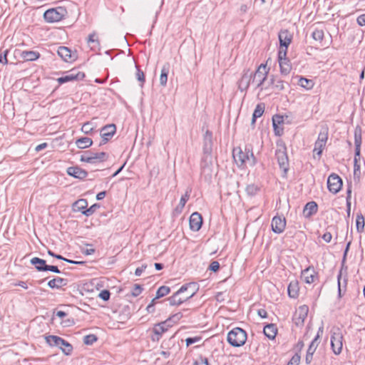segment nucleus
I'll return each instance as SVG.
<instances>
[{
    "mask_svg": "<svg viewBox=\"0 0 365 365\" xmlns=\"http://www.w3.org/2000/svg\"><path fill=\"white\" fill-rule=\"evenodd\" d=\"M300 361V356L295 354L292 356L287 365H298Z\"/></svg>",
    "mask_w": 365,
    "mask_h": 365,
    "instance_id": "nucleus-53",
    "label": "nucleus"
},
{
    "mask_svg": "<svg viewBox=\"0 0 365 365\" xmlns=\"http://www.w3.org/2000/svg\"><path fill=\"white\" fill-rule=\"evenodd\" d=\"M81 130L86 135L91 134L95 135L98 134L99 129H96L92 122H87L83 125Z\"/></svg>",
    "mask_w": 365,
    "mask_h": 365,
    "instance_id": "nucleus-26",
    "label": "nucleus"
},
{
    "mask_svg": "<svg viewBox=\"0 0 365 365\" xmlns=\"http://www.w3.org/2000/svg\"><path fill=\"white\" fill-rule=\"evenodd\" d=\"M97 340V337L93 334L87 335L84 337L83 342L86 344H92Z\"/></svg>",
    "mask_w": 365,
    "mask_h": 365,
    "instance_id": "nucleus-46",
    "label": "nucleus"
},
{
    "mask_svg": "<svg viewBox=\"0 0 365 365\" xmlns=\"http://www.w3.org/2000/svg\"><path fill=\"white\" fill-rule=\"evenodd\" d=\"M280 47L279 48L286 49L287 52V48L292 42V36L289 34L288 30H281L278 34Z\"/></svg>",
    "mask_w": 365,
    "mask_h": 365,
    "instance_id": "nucleus-15",
    "label": "nucleus"
},
{
    "mask_svg": "<svg viewBox=\"0 0 365 365\" xmlns=\"http://www.w3.org/2000/svg\"><path fill=\"white\" fill-rule=\"evenodd\" d=\"M38 271H51L55 273H60L59 269L56 266L53 265H47L44 266V267H38Z\"/></svg>",
    "mask_w": 365,
    "mask_h": 365,
    "instance_id": "nucleus-45",
    "label": "nucleus"
},
{
    "mask_svg": "<svg viewBox=\"0 0 365 365\" xmlns=\"http://www.w3.org/2000/svg\"><path fill=\"white\" fill-rule=\"evenodd\" d=\"M182 315L180 312L173 314L171 317L167 319L168 322L170 324L171 322H176L182 318Z\"/></svg>",
    "mask_w": 365,
    "mask_h": 365,
    "instance_id": "nucleus-50",
    "label": "nucleus"
},
{
    "mask_svg": "<svg viewBox=\"0 0 365 365\" xmlns=\"http://www.w3.org/2000/svg\"><path fill=\"white\" fill-rule=\"evenodd\" d=\"M246 191L250 195H255L258 191V187L255 185H249L246 187Z\"/></svg>",
    "mask_w": 365,
    "mask_h": 365,
    "instance_id": "nucleus-47",
    "label": "nucleus"
},
{
    "mask_svg": "<svg viewBox=\"0 0 365 365\" xmlns=\"http://www.w3.org/2000/svg\"><path fill=\"white\" fill-rule=\"evenodd\" d=\"M327 143V138H318L315 142L314 148L313 150L314 157L317 155L319 157L323 151V148L325 147Z\"/></svg>",
    "mask_w": 365,
    "mask_h": 365,
    "instance_id": "nucleus-25",
    "label": "nucleus"
},
{
    "mask_svg": "<svg viewBox=\"0 0 365 365\" xmlns=\"http://www.w3.org/2000/svg\"><path fill=\"white\" fill-rule=\"evenodd\" d=\"M146 268V265H142L140 267H138L135 269V274L136 276H140L144 269Z\"/></svg>",
    "mask_w": 365,
    "mask_h": 365,
    "instance_id": "nucleus-62",
    "label": "nucleus"
},
{
    "mask_svg": "<svg viewBox=\"0 0 365 365\" xmlns=\"http://www.w3.org/2000/svg\"><path fill=\"white\" fill-rule=\"evenodd\" d=\"M252 78V72L250 69L245 70L241 78L238 81V88L240 91H247Z\"/></svg>",
    "mask_w": 365,
    "mask_h": 365,
    "instance_id": "nucleus-13",
    "label": "nucleus"
},
{
    "mask_svg": "<svg viewBox=\"0 0 365 365\" xmlns=\"http://www.w3.org/2000/svg\"><path fill=\"white\" fill-rule=\"evenodd\" d=\"M227 340L228 343L232 346H242L246 342L247 333L242 329L235 327L228 332Z\"/></svg>",
    "mask_w": 365,
    "mask_h": 365,
    "instance_id": "nucleus-2",
    "label": "nucleus"
},
{
    "mask_svg": "<svg viewBox=\"0 0 365 365\" xmlns=\"http://www.w3.org/2000/svg\"><path fill=\"white\" fill-rule=\"evenodd\" d=\"M57 53L66 62H72L76 58V55L72 53L71 50L66 46L58 47Z\"/></svg>",
    "mask_w": 365,
    "mask_h": 365,
    "instance_id": "nucleus-16",
    "label": "nucleus"
},
{
    "mask_svg": "<svg viewBox=\"0 0 365 365\" xmlns=\"http://www.w3.org/2000/svg\"><path fill=\"white\" fill-rule=\"evenodd\" d=\"M67 173L76 178L83 179L86 177L87 173L78 167H70L67 170Z\"/></svg>",
    "mask_w": 365,
    "mask_h": 365,
    "instance_id": "nucleus-23",
    "label": "nucleus"
},
{
    "mask_svg": "<svg viewBox=\"0 0 365 365\" xmlns=\"http://www.w3.org/2000/svg\"><path fill=\"white\" fill-rule=\"evenodd\" d=\"M327 186L330 192L337 193L341 188L342 180L339 175L331 174L328 178Z\"/></svg>",
    "mask_w": 365,
    "mask_h": 365,
    "instance_id": "nucleus-11",
    "label": "nucleus"
},
{
    "mask_svg": "<svg viewBox=\"0 0 365 365\" xmlns=\"http://www.w3.org/2000/svg\"><path fill=\"white\" fill-rule=\"evenodd\" d=\"M169 69H170L169 63L164 64L161 69V73H160V84L163 87H165L167 85Z\"/></svg>",
    "mask_w": 365,
    "mask_h": 365,
    "instance_id": "nucleus-27",
    "label": "nucleus"
},
{
    "mask_svg": "<svg viewBox=\"0 0 365 365\" xmlns=\"http://www.w3.org/2000/svg\"><path fill=\"white\" fill-rule=\"evenodd\" d=\"M66 75L57 78L58 83L61 85L70 81H79L85 78V73L77 69H71L65 73Z\"/></svg>",
    "mask_w": 365,
    "mask_h": 365,
    "instance_id": "nucleus-8",
    "label": "nucleus"
},
{
    "mask_svg": "<svg viewBox=\"0 0 365 365\" xmlns=\"http://www.w3.org/2000/svg\"><path fill=\"white\" fill-rule=\"evenodd\" d=\"M269 72V68H267V64L262 63L257 69L255 73H252V83H256V88H260V90H263L262 87V84L267 79V76Z\"/></svg>",
    "mask_w": 365,
    "mask_h": 365,
    "instance_id": "nucleus-5",
    "label": "nucleus"
},
{
    "mask_svg": "<svg viewBox=\"0 0 365 365\" xmlns=\"http://www.w3.org/2000/svg\"><path fill=\"white\" fill-rule=\"evenodd\" d=\"M274 87L278 89L279 91H282L284 89V81L282 80H278L277 81L276 83L274 84Z\"/></svg>",
    "mask_w": 365,
    "mask_h": 365,
    "instance_id": "nucleus-57",
    "label": "nucleus"
},
{
    "mask_svg": "<svg viewBox=\"0 0 365 365\" xmlns=\"http://www.w3.org/2000/svg\"><path fill=\"white\" fill-rule=\"evenodd\" d=\"M171 326L170 324L168 322V321H165L161 322L157 325H155L153 328V332L157 335H161L163 332H165L168 328Z\"/></svg>",
    "mask_w": 365,
    "mask_h": 365,
    "instance_id": "nucleus-30",
    "label": "nucleus"
},
{
    "mask_svg": "<svg viewBox=\"0 0 365 365\" xmlns=\"http://www.w3.org/2000/svg\"><path fill=\"white\" fill-rule=\"evenodd\" d=\"M277 145L279 148L277 150L276 155L278 163L281 170L286 174L288 170V158L285 152L286 148L282 140H279Z\"/></svg>",
    "mask_w": 365,
    "mask_h": 365,
    "instance_id": "nucleus-9",
    "label": "nucleus"
},
{
    "mask_svg": "<svg viewBox=\"0 0 365 365\" xmlns=\"http://www.w3.org/2000/svg\"><path fill=\"white\" fill-rule=\"evenodd\" d=\"M198 289L195 283L182 286L175 294L168 299L171 306H178L192 297Z\"/></svg>",
    "mask_w": 365,
    "mask_h": 365,
    "instance_id": "nucleus-1",
    "label": "nucleus"
},
{
    "mask_svg": "<svg viewBox=\"0 0 365 365\" xmlns=\"http://www.w3.org/2000/svg\"><path fill=\"white\" fill-rule=\"evenodd\" d=\"M116 131V126L115 124L111 123L106 125L99 129L98 134L100 137H112Z\"/></svg>",
    "mask_w": 365,
    "mask_h": 365,
    "instance_id": "nucleus-20",
    "label": "nucleus"
},
{
    "mask_svg": "<svg viewBox=\"0 0 365 365\" xmlns=\"http://www.w3.org/2000/svg\"><path fill=\"white\" fill-rule=\"evenodd\" d=\"M195 365H210L207 359L205 358H200L195 362Z\"/></svg>",
    "mask_w": 365,
    "mask_h": 365,
    "instance_id": "nucleus-59",
    "label": "nucleus"
},
{
    "mask_svg": "<svg viewBox=\"0 0 365 365\" xmlns=\"http://www.w3.org/2000/svg\"><path fill=\"white\" fill-rule=\"evenodd\" d=\"M356 22L360 26H365V13L357 17Z\"/></svg>",
    "mask_w": 365,
    "mask_h": 365,
    "instance_id": "nucleus-55",
    "label": "nucleus"
},
{
    "mask_svg": "<svg viewBox=\"0 0 365 365\" xmlns=\"http://www.w3.org/2000/svg\"><path fill=\"white\" fill-rule=\"evenodd\" d=\"M73 320L69 319L61 322V324L63 327H70L73 324Z\"/></svg>",
    "mask_w": 365,
    "mask_h": 365,
    "instance_id": "nucleus-64",
    "label": "nucleus"
},
{
    "mask_svg": "<svg viewBox=\"0 0 365 365\" xmlns=\"http://www.w3.org/2000/svg\"><path fill=\"white\" fill-rule=\"evenodd\" d=\"M88 206V202L85 199H80L77 201H76L73 205V210L75 212H82L84 211V210Z\"/></svg>",
    "mask_w": 365,
    "mask_h": 365,
    "instance_id": "nucleus-32",
    "label": "nucleus"
},
{
    "mask_svg": "<svg viewBox=\"0 0 365 365\" xmlns=\"http://www.w3.org/2000/svg\"><path fill=\"white\" fill-rule=\"evenodd\" d=\"M331 238H332V236H331V234L330 232H326L322 236V239L326 242H329L331 240Z\"/></svg>",
    "mask_w": 365,
    "mask_h": 365,
    "instance_id": "nucleus-61",
    "label": "nucleus"
},
{
    "mask_svg": "<svg viewBox=\"0 0 365 365\" xmlns=\"http://www.w3.org/2000/svg\"><path fill=\"white\" fill-rule=\"evenodd\" d=\"M273 128L276 135L280 136L283 134V128L280 125H276V127Z\"/></svg>",
    "mask_w": 365,
    "mask_h": 365,
    "instance_id": "nucleus-60",
    "label": "nucleus"
},
{
    "mask_svg": "<svg viewBox=\"0 0 365 365\" xmlns=\"http://www.w3.org/2000/svg\"><path fill=\"white\" fill-rule=\"evenodd\" d=\"M214 163L210 155H206L202 164V174L207 180L212 178Z\"/></svg>",
    "mask_w": 365,
    "mask_h": 365,
    "instance_id": "nucleus-12",
    "label": "nucleus"
},
{
    "mask_svg": "<svg viewBox=\"0 0 365 365\" xmlns=\"http://www.w3.org/2000/svg\"><path fill=\"white\" fill-rule=\"evenodd\" d=\"M9 53V51L6 49L3 53L0 54V63H2L4 65H6L8 63L7 60V54Z\"/></svg>",
    "mask_w": 365,
    "mask_h": 365,
    "instance_id": "nucleus-49",
    "label": "nucleus"
},
{
    "mask_svg": "<svg viewBox=\"0 0 365 365\" xmlns=\"http://www.w3.org/2000/svg\"><path fill=\"white\" fill-rule=\"evenodd\" d=\"M342 339L343 336L341 332L339 329H336V330L332 332L331 337V345L335 354H339L341 352L343 346Z\"/></svg>",
    "mask_w": 365,
    "mask_h": 365,
    "instance_id": "nucleus-10",
    "label": "nucleus"
},
{
    "mask_svg": "<svg viewBox=\"0 0 365 365\" xmlns=\"http://www.w3.org/2000/svg\"><path fill=\"white\" fill-rule=\"evenodd\" d=\"M20 56L25 61H32L37 60L40 57V53L38 51H21Z\"/></svg>",
    "mask_w": 365,
    "mask_h": 365,
    "instance_id": "nucleus-24",
    "label": "nucleus"
},
{
    "mask_svg": "<svg viewBox=\"0 0 365 365\" xmlns=\"http://www.w3.org/2000/svg\"><path fill=\"white\" fill-rule=\"evenodd\" d=\"M364 217L361 215L356 216V228L359 232H362L364 227Z\"/></svg>",
    "mask_w": 365,
    "mask_h": 365,
    "instance_id": "nucleus-42",
    "label": "nucleus"
},
{
    "mask_svg": "<svg viewBox=\"0 0 365 365\" xmlns=\"http://www.w3.org/2000/svg\"><path fill=\"white\" fill-rule=\"evenodd\" d=\"M106 155L105 153H100L91 155V156L87 157L86 158H83V160L88 163H96V161L104 160L106 158Z\"/></svg>",
    "mask_w": 365,
    "mask_h": 365,
    "instance_id": "nucleus-33",
    "label": "nucleus"
},
{
    "mask_svg": "<svg viewBox=\"0 0 365 365\" xmlns=\"http://www.w3.org/2000/svg\"><path fill=\"white\" fill-rule=\"evenodd\" d=\"M286 226L284 218L281 217H274L272 221V228L275 233H281L284 231Z\"/></svg>",
    "mask_w": 365,
    "mask_h": 365,
    "instance_id": "nucleus-18",
    "label": "nucleus"
},
{
    "mask_svg": "<svg viewBox=\"0 0 365 365\" xmlns=\"http://www.w3.org/2000/svg\"><path fill=\"white\" fill-rule=\"evenodd\" d=\"M68 284V280L61 277H56L48 282V286L51 289H61Z\"/></svg>",
    "mask_w": 365,
    "mask_h": 365,
    "instance_id": "nucleus-22",
    "label": "nucleus"
},
{
    "mask_svg": "<svg viewBox=\"0 0 365 365\" xmlns=\"http://www.w3.org/2000/svg\"><path fill=\"white\" fill-rule=\"evenodd\" d=\"M135 68H136V73H135L136 78L140 83V86H143L145 83V81L144 72L142 70H140V68L136 63H135Z\"/></svg>",
    "mask_w": 365,
    "mask_h": 365,
    "instance_id": "nucleus-40",
    "label": "nucleus"
},
{
    "mask_svg": "<svg viewBox=\"0 0 365 365\" xmlns=\"http://www.w3.org/2000/svg\"><path fill=\"white\" fill-rule=\"evenodd\" d=\"M317 204L315 202H309L306 204L303 210V215L306 218H309L317 212Z\"/></svg>",
    "mask_w": 365,
    "mask_h": 365,
    "instance_id": "nucleus-21",
    "label": "nucleus"
},
{
    "mask_svg": "<svg viewBox=\"0 0 365 365\" xmlns=\"http://www.w3.org/2000/svg\"><path fill=\"white\" fill-rule=\"evenodd\" d=\"M45 339L46 343L50 346L59 347L63 353H64L66 355L71 354L73 350L72 346L68 342L66 341L64 339L59 336L50 335L46 336Z\"/></svg>",
    "mask_w": 365,
    "mask_h": 365,
    "instance_id": "nucleus-4",
    "label": "nucleus"
},
{
    "mask_svg": "<svg viewBox=\"0 0 365 365\" xmlns=\"http://www.w3.org/2000/svg\"><path fill=\"white\" fill-rule=\"evenodd\" d=\"M322 332H323V327H321L319 329V331H318L317 336L314 338V339L312 341L311 344L309 345V349H313V350L316 351L317 347L318 346L317 340H318V339L319 337V335L321 334H322Z\"/></svg>",
    "mask_w": 365,
    "mask_h": 365,
    "instance_id": "nucleus-43",
    "label": "nucleus"
},
{
    "mask_svg": "<svg viewBox=\"0 0 365 365\" xmlns=\"http://www.w3.org/2000/svg\"><path fill=\"white\" fill-rule=\"evenodd\" d=\"M98 297L103 300L107 301L110 298V292L108 290H103L99 293Z\"/></svg>",
    "mask_w": 365,
    "mask_h": 365,
    "instance_id": "nucleus-52",
    "label": "nucleus"
},
{
    "mask_svg": "<svg viewBox=\"0 0 365 365\" xmlns=\"http://www.w3.org/2000/svg\"><path fill=\"white\" fill-rule=\"evenodd\" d=\"M258 315L262 318H267V312L264 309H260L257 311Z\"/></svg>",
    "mask_w": 365,
    "mask_h": 365,
    "instance_id": "nucleus-63",
    "label": "nucleus"
},
{
    "mask_svg": "<svg viewBox=\"0 0 365 365\" xmlns=\"http://www.w3.org/2000/svg\"><path fill=\"white\" fill-rule=\"evenodd\" d=\"M301 278L304 282L307 284H311L314 282L316 278V272L314 267H309L303 270L302 272Z\"/></svg>",
    "mask_w": 365,
    "mask_h": 365,
    "instance_id": "nucleus-19",
    "label": "nucleus"
},
{
    "mask_svg": "<svg viewBox=\"0 0 365 365\" xmlns=\"http://www.w3.org/2000/svg\"><path fill=\"white\" fill-rule=\"evenodd\" d=\"M328 136V128L326 125H321V130L319 133L318 137H327Z\"/></svg>",
    "mask_w": 365,
    "mask_h": 365,
    "instance_id": "nucleus-54",
    "label": "nucleus"
},
{
    "mask_svg": "<svg viewBox=\"0 0 365 365\" xmlns=\"http://www.w3.org/2000/svg\"><path fill=\"white\" fill-rule=\"evenodd\" d=\"M170 292V287L167 286H161L158 288V289L156 292V297L155 299L161 298L164 296H166Z\"/></svg>",
    "mask_w": 365,
    "mask_h": 365,
    "instance_id": "nucleus-37",
    "label": "nucleus"
},
{
    "mask_svg": "<svg viewBox=\"0 0 365 365\" xmlns=\"http://www.w3.org/2000/svg\"><path fill=\"white\" fill-rule=\"evenodd\" d=\"M191 190H187L185 193L181 197L180 200V202L178 205L175 207V211L178 212H181L185 207V205L187 202L190 198V193Z\"/></svg>",
    "mask_w": 365,
    "mask_h": 365,
    "instance_id": "nucleus-29",
    "label": "nucleus"
},
{
    "mask_svg": "<svg viewBox=\"0 0 365 365\" xmlns=\"http://www.w3.org/2000/svg\"><path fill=\"white\" fill-rule=\"evenodd\" d=\"M202 218L198 212H193L190 217V227L193 231H198L202 226Z\"/></svg>",
    "mask_w": 365,
    "mask_h": 365,
    "instance_id": "nucleus-17",
    "label": "nucleus"
},
{
    "mask_svg": "<svg viewBox=\"0 0 365 365\" xmlns=\"http://www.w3.org/2000/svg\"><path fill=\"white\" fill-rule=\"evenodd\" d=\"M67 14L65 7L58 6L46 10L43 14V18L48 23H54L61 21L67 16Z\"/></svg>",
    "mask_w": 365,
    "mask_h": 365,
    "instance_id": "nucleus-3",
    "label": "nucleus"
},
{
    "mask_svg": "<svg viewBox=\"0 0 365 365\" xmlns=\"http://www.w3.org/2000/svg\"><path fill=\"white\" fill-rule=\"evenodd\" d=\"M298 85L307 90H310L314 83L312 80L301 76L298 81Z\"/></svg>",
    "mask_w": 365,
    "mask_h": 365,
    "instance_id": "nucleus-34",
    "label": "nucleus"
},
{
    "mask_svg": "<svg viewBox=\"0 0 365 365\" xmlns=\"http://www.w3.org/2000/svg\"><path fill=\"white\" fill-rule=\"evenodd\" d=\"M277 329L275 325L270 324H267L264 328V333L270 339H274L276 336Z\"/></svg>",
    "mask_w": 365,
    "mask_h": 365,
    "instance_id": "nucleus-28",
    "label": "nucleus"
},
{
    "mask_svg": "<svg viewBox=\"0 0 365 365\" xmlns=\"http://www.w3.org/2000/svg\"><path fill=\"white\" fill-rule=\"evenodd\" d=\"M264 111V103H259L257 105L252 118V123H255L257 118L261 117Z\"/></svg>",
    "mask_w": 365,
    "mask_h": 365,
    "instance_id": "nucleus-31",
    "label": "nucleus"
},
{
    "mask_svg": "<svg viewBox=\"0 0 365 365\" xmlns=\"http://www.w3.org/2000/svg\"><path fill=\"white\" fill-rule=\"evenodd\" d=\"M314 350H313V349H309L308 348V350H307V355H306V363L307 364H310L312 360V356L314 353Z\"/></svg>",
    "mask_w": 365,
    "mask_h": 365,
    "instance_id": "nucleus-51",
    "label": "nucleus"
},
{
    "mask_svg": "<svg viewBox=\"0 0 365 365\" xmlns=\"http://www.w3.org/2000/svg\"><path fill=\"white\" fill-rule=\"evenodd\" d=\"M31 263L36 266V268L38 269V267H44V266H47L46 264V261L44 259H40L38 257H34L31 259Z\"/></svg>",
    "mask_w": 365,
    "mask_h": 365,
    "instance_id": "nucleus-41",
    "label": "nucleus"
},
{
    "mask_svg": "<svg viewBox=\"0 0 365 365\" xmlns=\"http://www.w3.org/2000/svg\"><path fill=\"white\" fill-rule=\"evenodd\" d=\"M91 43H96L97 45H99L98 41L96 38V35L94 33L88 36V43L90 44Z\"/></svg>",
    "mask_w": 365,
    "mask_h": 365,
    "instance_id": "nucleus-56",
    "label": "nucleus"
},
{
    "mask_svg": "<svg viewBox=\"0 0 365 365\" xmlns=\"http://www.w3.org/2000/svg\"><path fill=\"white\" fill-rule=\"evenodd\" d=\"M284 123V117L280 115H275L272 117V125L273 127L276 125H281Z\"/></svg>",
    "mask_w": 365,
    "mask_h": 365,
    "instance_id": "nucleus-44",
    "label": "nucleus"
},
{
    "mask_svg": "<svg viewBox=\"0 0 365 365\" xmlns=\"http://www.w3.org/2000/svg\"><path fill=\"white\" fill-rule=\"evenodd\" d=\"M76 145L78 148L84 149L92 145L91 138H78Z\"/></svg>",
    "mask_w": 365,
    "mask_h": 365,
    "instance_id": "nucleus-36",
    "label": "nucleus"
},
{
    "mask_svg": "<svg viewBox=\"0 0 365 365\" xmlns=\"http://www.w3.org/2000/svg\"><path fill=\"white\" fill-rule=\"evenodd\" d=\"M232 155L235 160L240 164L250 163L251 165L255 164V159L252 153L250 151L243 152L240 147L235 148L232 151Z\"/></svg>",
    "mask_w": 365,
    "mask_h": 365,
    "instance_id": "nucleus-6",
    "label": "nucleus"
},
{
    "mask_svg": "<svg viewBox=\"0 0 365 365\" xmlns=\"http://www.w3.org/2000/svg\"><path fill=\"white\" fill-rule=\"evenodd\" d=\"M361 145V138H355V157H354V166L356 167L358 162V157L360 155V147Z\"/></svg>",
    "mask_w": 365,
    "mask_h": 365,
    "instance_id": "nucleus-38",
    "label": "nucleus"
},
{
    "mask_svg": "<svg viewBox=\"0 0 365 365\" xmlns=\"http://www.w3.org/2000/svg\"><path fill=\"white\" fill-rule=\"evenodd\" d=\"M142 290H143V289L140 285L135 284L131 291V294L133 297H137L140 294V293L142 292Z\"/></svg>",
    "mask_w": 365,
    "mask_h": 365,
    "instance_id": "nucleus-48",
    "label": "nucleus"
},
{
    "mask_svg": "<svg viewBox=\"0 0 365 365\" xmlns=\"http://www.w3.org/2000/svg\"><path fill=\"white\" fill-rule=\"evenodd\" d=\"M324 32L322 29H315L312 34V37L317 41L322 42L324 39Z\"/></svg>",
    "mask_w": 365,
    "mask_h": 365,
    "instance_id": "nucleus-39",
    "label": "nucleus"
},
{
    "mask_svg": "<svg viewBox=\"0 0 365 365\" xmlns=\"http://www.w3.org/2000/svg\"><path fill=\"white\" fill-rule=\"evenodd\" d=\"M299 286L297 282H291L288 287V294L290 297L296 298L298 296Z\"/></svg>",
    "mask_w": 365,
    "mask_h": 365,
    "instance_id": "nucleus-35",
    "label": "nucleus"
},
{
    "mask_svg": "<svg viewBox=\"0 0 365 365\" xmlns=\"http://www.w3.org/2000/svg\"><path fill=\"white\" fill-rule=\"evenodd\" d=\"M308 312L309 307L307 305H302L296 310L294 315V321L297 326H301L304 324Z\"/></svg>",
    "mask_w": 365,
    "mask_h": 365,
    "instance_id": "nucleus-14",
    "label": "nucleus"
},
{
    "mask_svg": "<svg viewBox=\"0 0 365 365\" xmlns=\"http://www.w3.org/2000/svg\"><path fill=\"white\" fill-rule=\"evenodd\" d=\"M220 264L217 261H213L210 264V269L213 272H217L219 269Z\"/></svg>",
    "mask_w": 365,
    "mask_h": 365,
    "instance_id": "nucleus-58",
    "label": "nucleus"
},
{
    "mask_svg": "<svg viewBox=\"0 0 365 365\" xmlns=\"http://www.w3.org/2000/svg\"><path fill=\"white\" fill-rule=\"evenodd\" d=\"M286 49L279 48L278 51V61L279 64L280 73L283 76H287L291 70L292 65L290 61L287 58Z\"/></svg>",
    "mask_w": 365,
    "mask_h": 365,
    "instance_id": "nucleus-7",
    "label": "nucleus"
}]
</instances>
